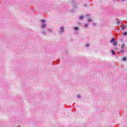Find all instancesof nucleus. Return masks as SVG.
<instances>
[{"label":"nucleus","mask_w":127,"mask_h":127,"mask_svg":"<svg viewBox=\"0 0 127 127\" xmlns=\"http://www.w3.org/2000/svg\"><path fill=\"white\" fill-rule=\"evenodd\" d=\"M123 61H126V60H127V59L126 58H124L123 59Z\"/></svg>","instance_id":"8"},{"label":"nucleus","mask_w":127,"mask_h":127,"mask_svg":"<svg viewBox=\"0 0 127 127\" xmlns=\"http://www.w3.org/2000/svg\"><path fill=\"white\" fill-rule=\"evenodd\" d=\"M86 46H89V45L87 44V45H86Z\"/></svg>","instance_id":"13"},{"label":"nucleus","mask_w":127,"mask_h":127,"mask_svg":"<svg viewBox=\"0 0 127 127\" xmlns=\"http://www.w3.org/2000/svg\"><path fill=\"white\" fill-rule=\"evenodd\" d=\"M83 18H84V17L83 16H80V19H81V20L83 19Z\"/></svg>","instance_id":"9"},{"label":"nucleus","mask_w":127,"mask_h":127,"mask_svg":"<svg viewBox=\"0 0 127 127\" xmlns=\"http://www.w3.org/2000/svg\"><path fill=\"white\" fill-rule=\"evenodd\" d=\"M42 22H45V21L44 20H42Z\"/></svg>","instance_id":"12"},{"label":"nucleus","mask_w":127,"mask_h":127,"mask_svg":"<svg viewBox=\"0 0 127 127\" xmlns=\"http://www.w3.org/2000/svg\"><path fill=\"white\" fill-rule=\"evenodd\" d=\"M88 26V25L87 24H85L84 25V27H87Z\"/></svg>","instance_id":"10"},{"label":"nucleus","mask_w":127,"mask_h":127,"mask_svg":"<svg viewBox=\"0 0 127 127\" xmlns=\"http://www.w3.org/2000/svg\"><path fill=\"white\" fill-rule=\"evenodd\" d=\"M112 54L113 55H115V54H116V53H115V52L114 51H112Z\"/></svg>","instance_id":"1"},{"label":"nucleus","mask_w":127,"mask_h":127,"mask_svg":"<svg viewBox=\"0 0 127 127\" xmlns=\"http://www.w3.org/2000/svg\"><path fill=\"white\" fill-rule=\"evenodd\" d=\"M61 29L63 30L62 31V32L64 31V27H61Z\"/></svg>","instance_id":"5"},{"label":"nucleus","mask_w":127,"mask_h":127,"mask_svg":"<svg viewBox=\"0 0 127 127\" xmlns=\"http://www.w3.org/2000/svg\"><path fill=\"white\" fill-rule=\"evenodd\" d=\"M123 35H127V32H125L123 33Z\"/></svg>","instance_id":"4"},{"label":"nucleus","mask_w":127,"mask_h":127,"mask_svg":"<svg viewBox=\"0 0 127 127\" xmlns=\"http://www.w3.org/2000/svg\"><path fill=\"white\" fill-rule=\"evenodd\" d=\"M77 97H78V98H79V99L81 98V96H80V95H77Z\"/></svg>","instance_id":"11"},{"label":"nucleus","mask_w":127,"mask_h":127,"mask_svg":"<svg viewBox=\"0 0 127 127\" xmlns=\"http://www.w3.org/2000/svg\"><path fill=\"white\" fill-rule=\"evenodd\" d=\"M115 41V39H112V40L110 41L111 42H114Z\"/></svg>","instance_id":"6"},{"label":"nucleus","mask_w":127,"mask_h":127,"mask_svg":"<svg viewBox=\"0 0 127 127\" xmlns=\"http://www.w3.org/2000/svg\"><path fill=\"white\" fill-rule=\"evenodd\" d=\"M88 20H89V21H91V19H89Z\"/></svg>","instance_id":"14"},{"label":"nucleus","mask_w":127,"mask_h":127,"mask_svg":"<svg viewBox=\"0 0 127 127\" xmlns=\"http://www.w3.org/2000/svg\"><path fill=\"white\" fill-rule=\"evenodd\" d=\"M125 47V44H124L123 45V46H122V49H124V48Z\"/></svg>","instance_id":"7"},{"label":"nucleus","mask_w":127,"mask_h":127,"mask_svg":"<svg viewBox=\"0 0 127 127\" xmlns=\"http://www.w3.org/2000/svg\"><path fill=\"white\" fill-rule=\"evenodd\" d=\"M74 29H75V30H78V27H75Z\"/></svg>","instance_id":"3"},{"label":"nucleus","mask_w":127,"mask_h":127,"mask_svg":"<svg viewBox=\"0 0 127 127\" xmlns=\"http://www.w3.org/2000/svg\"><path fill=\"white\" fill-rule=\"evenodd\" d=\"M42 27H46V25L44 24L43 25H42Z\"/></svg>","instance_id":"2"},{"label":"nucleus","mask_w":127,"mask_h":127,"mask_svg":"<svg viewBox=\"0 0 127 127\" xmlns=\"http://www.w3.org/2000/svg\"><path fill=\"white\" fill-rule=\"evenodd\" d=\"M123 1L125 0H122Z\"/></svg>","instance_id":"15"}]
</instances>
